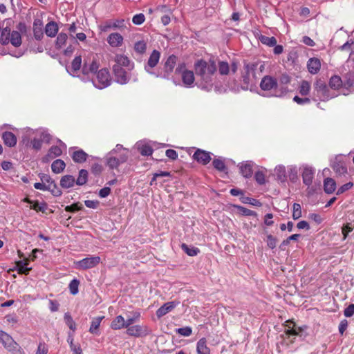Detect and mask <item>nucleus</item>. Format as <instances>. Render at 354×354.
<instances>
[{"label": "nucleus", "mask_w": 354, "mask_h": 354, "mask_svg": "<svg viewBox=\"0 0 354 354\" xmlns=\"http://www.w3.org/2000/svg\"><path fill=\"white\" fill-rule=\"evenodd\" d=\"M2 139L4 144L9 147L15 146L17 141L16 136L10 131L3 132L2 133Z\"/></svg>", "instance_id": "28"}, {"label": "nucleus", "mask_w": 354, "mask_h": 354, "mask_svg": "<svg viewBox=\"0 0 354 354\" xmlns=\"http://www.w3.org/2000/svg\"><path fill=\"white\" fill-rule=\"evenodd\" d=\"M331 167L335 171V172L339 175L342 176L345 174H347V168L345 166V164L344 162L338 160L336 159L333 164L331 165Z\"/></svg>", "instance_id": "33"}, {"label": "nucleus", "mask_w": 354, "mask_h": 354, "mask_svg": "<svg viewBox=\"0 0 354 354\" xmlns=\"http://www.w3.org/2000/svg\"><path fill=\"white\" fill-rule=\"evenodd\" d=\"M0 44L3 46L11 44L15 48L19 47L22 44V38L21 33L17 30H11L6 26H2L0 31Z\"/></svg>", "instance_id": "5"}, {"label": "nucleus", "mask_w": 354, "mask_h": 354, "mask_svg": "<svg viewBox=\"0 0 354 354\" xmlns=\"http://www.w3.org/2000/svg\"><path fill=\"white\" fill-rule=\"evenodd\" d=\"M181 249L190 257L196 256L200 252V250L198 248L194 246L190 247L185 243H182Z\"/></svg>", "instance_id": "47"}, {"label": "nucleus", "mask_w": 354, "mask_h": 354, "mask_svg": "<svg viewBox=\"0 0 354 354\" xmlns=\"http://www.w3.org/2000/svg\"><path fill=\"white\" fill-rule=\"evenodd\" d=\"M115 64L114 65H118L120 67H125L130 70H133L134 63L131 62L129 57L124 55L118 54L114 57Z\"/></svg>", "instance_id": "19"}, {"label": "nucleus", "mask_w": 354, "mask_h": 354, "mask_svg": "<svg viewBox=\"0 0 354 354\" xmlns=\"http://www.w3.org/2000/svg\"><path fill=\"white\" fill-rule=\"evenodd\" d=\"M260 88L263 91L267 92L266 94H263V96L275 97V93L277 90V79L271 75L264 76L260 82Z\"/></svg>", "instance_id": "6"}, {"label": "nucleus", "mask_w": 354, "mask_h": 354, "mask_svg": "<svg viewBox=\"0 0 354 354\" xmlns=\"http://www.w3.org/2000/svg\"><path fill=\"white\" fill-rule=\"evenodd\" d=\"M257 38L263 44L270 47H273L277 42L274 37H269L261 34L258 35Z\"/></svg>", "instance_id": "44"}, {"label": "nucleus", "mask_w": 354, "mask_h": 354, "mask_svg": "<svg viewBox=\"0 0 354 354\" xmlns=\"http://www.w3.org/2000/svg\"><path fill=\"white\" fill-rule=\"evenodd\" d=\"M138 149L141 155L145 156H151L153 153V149L148 144L138 143Z\"/></svg>", "instance_id": "48"}, {"label": "nucleus", "mask_w": 354, "mask_h": 354, "mask_svg": "<svg viewBox=\"0 0 354 354\" xmlns=\"http://www.w3.org/2000/svg\"><path fill=\"white\" fill-rule=\"evenodd\" d=\"M160 58V53L157 50H153L151 53L147 63L145 64V70L147 73L151 75H154L156 77H162L163 78H169V76L172 73L177 61V57L174 55L169 56L167 59L164 64V72L162 74L156 75L152 71V69L158 64Z\"/></svg>", "instance_id": "2"}, {"label": "nucleus", "mask_w": 354, "mask_h": 354, "mask_svg": "<svg viewBox=\"0 0 354 354\" xmlns=\"http://www.w3.org/2000/svg\"><path fill=\"white\" fill-rule=\"evenodd\" d=\"M96 77L92 79L93 86L98 89H103L111 84L112 78L106 68L98 70L95 73Z\"/></svg>", "instance_id": "7"}, {"label": "nucleus", "mask_w": 354, "mask_h": 354, "mask_svg": "<svg viewBox=\"0 0 354 354\" xmlns=\"http://www.w3.org/2000/svg\"><path fill=\"white\" fill-rule=\"evenodd\" d=\"M353 228H354V225H353L351 223H346L343 225L342 229V234H343V240H345L347 238L348 234L349 232H352Z\"/></svg>", "instance_id": "61"}, {"label": "nucleus", "mask_w": 354, "mask_h": 354, "mask_svg": "<svg viewBox=\"0 0 354 354\" xmlns=\"http://www.w3.org/2000/svg\"><path fill=\"white\" fill-rule=\"evenodd\" d=\"M88 172L87 170L82 169L79 171L78 176L75 180V184L79 186L85 185L88 181Z\"/></svg>", "instance_id": "43"}, {"label": "nucleus", "mask_w": 354, "mask_h": 354, "mask_svg": "<svg viewBox=\"0 0 354 354\" xmlns=\"http://www.w3.org/2000/svg\"><path fill=\"white\" fill-rule=\"evenodd\" d=\"M344 88L351 89V91L354 92V71L346 74L344 80Z\"/></svg>", "instance_id": "46"}, {"label": "nucleus", "mask_w": 354, "mask_h": 354, "mask_svg": "<svg viewBox=\"0 0 354 354\" xmlns=\"http://www.w3.org/2000/svg\"><path fill=\"white\" fill-rule=\"evenodd\" d=\"M68 36L66 33L60 32L55 41L56 48L60 49L66 42Z\"/></svg>", "instance_id": "52"}, {"label": "nucleus", "mask_w": 354, "mask_h": 354, "mask_svg": "<svg viewBox=\"0 0 354 354\" xmlns=\"http://www.w3.org/2000/svg\"><path fill=\"white\" fill-rule=\"evenodd\" d=\"M277 179L281 182H286L287 179L286 168L283 165H278L274 169Z\"/></svg>", "instance_id": "45"}, {"label": "nucleus", "mask_w": 354, "mask_h": 354, "mask_svg": "<svg viewBox=\"0 0 354 354\" xmlns=\"http://www.w3.org/2000/svg\"><path fill=\"white\" fill-rule=\"evenodd\" d=\"M140 317L141 315L139 311H133L131 313V317H127L126 324H127L128 326H130V325H133V323L138 322Z\"/></svg>", "instance_id": "53"}, {"label": "nucleus", "mask_w": 354, "mask_h": 354, "mask_svg": "<svg viewBox=\"0 0 354 354\" xmlns=\"http://www.w3.org/2000/svg\"><path fill=\"white\" fill-rule=\"evenodd\" d=\"M286 323V326L288 328L286 331V335L299 336L304 338L307 336V333H306V330L307 329L306 326L297 327L295 324L291 320H288Z\"/></svg>", "instance_id": "15"}, {"label": "nucleus", "mask_w": 354, "mask_h": 354, "mask_svg": "<svg viewBox=\"0 0 354 354\" xmlns=\"http://www.w3.org/2000/svg\"><path fill=\"white\" fill-rule=\"evenodd\" d=\"M134 50L136 53L140 55L144 54L147 50L146 42L143 40L136 42L134 45Z\"/></svg>", "instance_id": "54"}, {"label": "nucleus", "mask_w": 354, "mask_h": 354, "mask_svg": "<svg viewBox=\"0 0 354 354\" xmlns=\"http://www.w3.org/2000/svg\"><path fill=\"white\" fill-rule=\"evenodd\" d=\"M310 82L306 80H303L299 87V92L301 95L306 96L310 93Z\"/></svg>", "instance_id": "49"}, {"label": "nucleus", "mask_w": 354, "mask_h": 354, "mask_svg": "<svg viewBox=\"0 0 354 354\" xmlns=\"http://www.w3.org/2000/svg\"><path fill=\"white\" fill-rule=\"evenodd\" d=\"M107 41L112 47H119L122 44L123 37L120 33H111L108 37Z\"/></svg>", "instance_id": "30"}, {"label": "nucleus", "mask_w": 354, "mask_h": 354, "mask_svg": "<svg viewBox=\"0 0 354 354\" xmlns=\"http://www.w3.org/2000/svg\"><path fill=\"white\" fill-rule=\"evenodd\" d=\"M329 86L334 90H337L342 86L344 88V81L338 75H333L329 80Z\"/></svg>", "instance_id": "40"}, {"label": "nucleus", "mask_w": 354, "mask_h": 354, "mask_svg": "<svg viewBox=\"0 0 354 354\" xmlns=\"http://www.w3.org/2000/svg\"><path fill=\"white\" fill-rule=\"evenodd\" d=\"M29 260L26 259L24 261H19L17 262V269L19 274H28L29 272L32 269L28 268Z\"/></svg>", "instance_id": "38"}, {"label": "nucleus", "mask_w": 354, "mask_h": 354, "mask_svg": "<svg viewBox=\"0 0 354 354\" xmlns=\"http://www.w3.org/2000/svg\"><path fill=\"white\" fill-rule=\"evenodd\" d=\"M213 167L220 172L227 174L228 169L225 165L224 159L222 157L215 158L212 161Z\"/></svg>", "instance_id": "37"}, {"label": "nucleus", "mask_w": 354, "mask_h": 354, "mask_svg": "<svg viewBox=\"0 0 354 354\" xmlns=\"http://www.w3.org/2000/svg\"><path fill=\"white\" fill-rule=\"evenodd\" d=\"M128 151L122 145L118 144L115 148L106 156V164L111 169L117 168L127 160Z\"/></svg>", "instance_id": "3"}, {"label": "nucleus", "mask_w": 354, "mask_h": 354, "mask_svg": "<svg viewBox=\"0 0 354 354\" xmlns=\"http://www.w3.org/2000/svg\"><path fill=\"white\" fill-rule=\"evenodd\" d=\"M126 333L133 337H144L151 333V330L147 325H130L127 327Z\"/></svg>", "instance_id": "12"}, {"label": "nucleus", "mask_w": 354, "mask_h": 354, "mask_svg": "<svg viewBox=\"0 0 354 354\" xmlns=\"http://www.w3.org/2000/svg\"><path fill=\"white\" fill-rule=\"evenodd\" d=\"M40 179L42 183L46 185V187H49L50 188L49 192H50L54 196L57 197L62 194L61 189L57 187L55 180L49 175L43 174L40 176Z\"/></svg>", "instance_id": "16"}, {"label": "nucleus", "mask_w": 354, "mask_h": 354, "mask_svg": "<svg viewBox=\"0 0 354 354\" xmlns=\"http://www.w3.org/2000/svg\"><path fill=\"white\" fill-rule=\"evenodd\" d=\"M315 169L309 166H305L303 169L302 172V180L303 183L306 186L309 187L313 183V179L315 175Z\"/></svg>", "instance_id": "24"}, {"label": "nucleus", "mask_w": 354, "mask_h": 354, "mask_svg": "<svg viewBox=\"0 0 354 354\" xmlns=\"http://www.w3.org/2000/svg\"><path fill=\"white\" fill-rule=\"evenodd\" d=\"M101 259L98 256H91L82 260L75 261V268L78 270H88L95 268L100 263Z\"/></svg>", "instance_id": "13"}, {"label": "nucleus", "mask_w": 354, "mask_h": 354, "mask_svg": "<svg viewBox=\"0 0 354 354\" xmlns=\"http://www.w3.org/2000/svg\"><path fill=\"white\" fill-rule=\"evenodd\" d=\"M114 81L121 85H125L131 81L136 82L138 80V74L129 68H124L118 65L112 67Z\"/></svg>", "instance_id": "4"}, {"label": "nucleus", "mask_w": 354, "mask_h": 354, "mask_svg": "<svg viewBox=\"0 0 354 354\" xmlns=\"http://www.w3.org/2000/svg\"><path fill=\"white\" fill-rule=\"evenodd\" d=\"M62 149L60 147L53 145L48 151V153L44 156L41 160L42 162L47 163L51 160L60 156L62 154Z\"/></svg>", "instance_id": "20"}, {"label": "nucleus", "mask_w": 354, "mask_h": 354, "mask_svg": "<svg viewBox=\"0 0 354 354\" xmlns=\"http://www.w3.org/2000/svg\"><path fill=\"white\" fill-rule=\"evenodd\" d=\"M43 21L39 18H36L34 19L32 24V30L34 38L36 40H41L44 37L43 32Z\"/></svg>", "instance_id": "23"}, {"label": "nucleus", "mask_w": 354, "mask_h": 354, "mask_svg": "<svg viewBox=\"0 0 354 354\" xmlns=\"http://www.w3.org/2000/svg\"><path fill=\"white\" fill-rule=\"evenodd\" d=\"M67 342H68V343L70 345V348H71V351L75 354H83L82 353V350L80 346V345H75L73 343V337L72 335H68V339H67Z\"/></svg>", "instance_id": "51"}, {"label": "nucleus", "mask_w": 354, "mask_h": 354, "mask_svg": "<svg viewBox=\"0 0 354 354\" xmlns=\"http://www.w3.org/2000/svg\"><path fill=\"white\" fill-rule=\"evenodd\" d=\"M79 285L80 281L77 280V279H74L72 281H71L68 286L71 294H72L73 295H75L76 294L78 293Z\"/></svg>", "instance_id": "56"}, {"label": "nucleus", "mask_w": 354, "mask_h": 354, "mask_svg": "<svg viewBox=\"0 0 354 354\" xmlns=\"http://www.w3.org/2000/svg\"><path fill=\"white\" fill-rule=\"evenodd\" d=\"M104 316L102 317H96L93 319L91 326L89 328V332L92 334L98 335L99 334V327L100 326L102 320L104 319Z\"/></svg>", "instance_id": "42"}, {"label": "nucleus", "mask_w": 354, "mask_h": 354, "mask_svg": "<svg viewBox=\"0 0 354 354\" xmlns=\"http://www.w3.org/2000/svg\"><path fill=\"white\" fill-rule=\"evenodd\" d=\"M197 354H210V349L207 346V339L205 337L201 338L196 344Z\"/></svg>", "instance_id": "34"}, {"label": "nucleus", "mask_w": 354, "mask_h": 354, "mask_svg": "<svg viewBox=\"0 0 354 354\" xmlns=\"http://www.w3.org/2000/svg\"><path fill=\"white\" fill-rule=\"evenodd\" d=\"M217 68H218V72L221 75H226L230 72V65L227 62H218Z\"/></svg>", "instance_id": "50"}, {"label": "nucleus", "mask_w": 354, "mask_h": 354, "mask_svg": "<svg viewBox=\"0 0 354 354\" xmlns=\"http://www.w3.org/2000/svg\"><path fill=\"white\" fill-rule=\"evenodd\" d=\"M194 68L196 76V86L201 90L210 91L217 70L216 62L212 59L208 61L201 59L194 63Z\"/></svg>", "instance_id": "1"}, {"label": "nucleus", "mask_w": 354, "mask_h": 354, "mask_svg": "<svg viewBox=\"0 0 354 354\" xmlns=\"http://www.w3.org/2000/svg\"><path fill=\"white\" fill-rule=\"evenodd\" d=\"M66 167V163L61 159H56L51 165L52 171L55 174L62 173Z\"/></svg>", "instance_id": "41"}, {"label": "nucleus", "mask_w": 354, "mask_h": 354, "mask_svg": "<svg viewBox=\"0 0 354 354\" xmlns=\"http://www.w3.org/2000/svg\"><path fill=\"white\" fill-rule=\"evenodd\" d=\"M176 73H181L182 82L185 87L192 88L196 86V74L192 71L187 70L185 64L178 65Z\"/></svg>", "instance_id": "9"}, {"label": "nucleus", "mask_w": 354, "mask_h": 354, "mask_svg": "<svg viewBox=\"0 0 354 354\" xmlns=\"http://www.w3.org/2000/svg\"><path fill=\"white\" fill-rule=\"evenodd\" d=\"M64 321L66 324L68 326V328L73 330V332L76 330V324L73 321L71 314L69 313H66L64 314Z\"/></svg>", "instance_id": "55"}, {"label": "nucleus", "mask_w": 354, "mask_h": 354, "mask_svg": "<svg viewBox=\"0 0 354 354\" xmlns=\"http://www.w3.org/2000/svg\"><path fill=\"white\" fill-rule=\"evenodd\" d=\"M212 153L198 149L193 155V158L198 162V163L206 165H207L212 160L211 157Z\"/></svg>", "instance_id": "17"}, {"label": "nucleus", "mask_w": 354, "mask_h": 354, "mask_svg": "<svg viewBox=\"0 0 354 354\" xmlns=\"http://www.w3.org/2000/svg\"><path fill=\"white\" fill-rule=\"evenodd\" d=\"M301 217V207L300 204L295 203L292 207V218L299 219Z\"/></svg>", "instance_id": "57"}, {"label": "nucleus", "mask_w": 354, "mask_h": 354, "mask_svg": "<svg viewBox=\"0 0 354 354\" xmlns=\"http://www.w3.org/2000/svg\"><path fill=\"white\" fill-rule=\"evenodd\" d=\"M99 66V63L95 59H93L91 62L85 61L82 67V73L86 75H88L90 73L95 74Z\"/></svg>", "instance_id": "25"}, {"label": "nucleus", "mask_w": 354, "mask_h": 354, "mask_svg": "<svg viewBox=\"0 0 354 354\" xmlns=\"http://www.w3.org/2000/svg\"><path fill=\"white\" fill-rule=\"evenodd\" d=\"M307 68L310 74L318 73L321 68V61L317 57H312L308 60Z\"/></svg>", "instance_id": "27"}, {"label": "nucleus", "mask_w": 354, "mask_h": 354, "mask_svg": "<svg viewBox=\"0 0 354 354\" xmlns=\"http://www.w3.org/2000/svg\"><path fill=\"white\" fill-rule=\"evenodd\" d=\"M124 19H116L114 21H107L104 24L100 25L99 28L102 32H107L111 28H120L124 26Z\"/></svg>", "instance_id": "22"}, {"label": "nucleus", "mask_w": 354, "mask_h": 354, "mask_svg": "<svg viewBox=\"0 0 354 354\" xmlns=\"http://www.w3.org/2000/svg\"><path fill=\"white\" fill-rule=\"evenodd\" d=\"M344 315L346 317H351L354 315V304H349L344 311Z\"/></svg>", "instance_id": "64"}, {"label": "nucleus", "mask_w": 354, "mask_h": 354, "mask_svg": "<svg viewBox=\"0 0 354 354\" xmlns=\"http://www.w3.org/2000/svg\"><path fill=\"white\" fill-rule=\"evenodd\" d=\"M59 30L58 26L55 21L48 22L45 27V33L48 37H54Z\"/></svg>", "instance_id": "36"}, {"label": "nucleus", "mask_w": 354, "mask_h": 354, "mask_svg": "<svg viewBox=\"0 0 354 354\" xmlns=\"http://www.w3.org/2000/svg\"><path fill=\"white\" fill-rule=\"evenodd\" d=\"M25 201L31 204V209L37 212H41L42 213H44L48 209V205L45 202L39 203L38 201H31L28 198H26Z\"/></svg>", "instance_id": "32"}, {"label": "nucleus", "mask_w": 354, "mask_h": 354, "mask_svg": "<svg viewBox=\"0 0 354 354\" xmlns=\"http://www.w3.org/2000/svg\"><path fill=\"white\" fill-rule=\"evenodd\" d=\"M313 94L322 101H326L335 97L330 94L328 86L322 79H317L314 83Z\"/></svg>", "instance_id": "8"}, {"label": "nucleus", "mask_w": 354, "mask_h": 354, "mask_svg": "<svg viewBox=\"0 0 354 354\" xmlns=\"http://www.w3.org/2000/svg\"><path fill=\"white\" fill-rule=\"evenodd\" d=\"M252 161H245L239 165L241 174L245 178H250L253 174L252 167L254 166Z\"/></svg>", "instance_id": "21"}, {"label": "nucleus", "mask_w": 354, "mask_h": 354, "mask_svg": "<svg viewBox=\"0 0 354 354\" xmlns=\"http://www.w3.org/2000/svg\"><path fill=\"white\" fill-rule=\"evenodd\" d=\"M265 64L263 62L255 61V62H243V70L252 75L254 80H257V77L256 71H259V73H262L264 71Z\"/></svg>", "instance_id": "14"}, {"label": "nucleus", "mask_w": 354, "mask_h": 354, "mask_svg": "<svg viewBox=\"0 0 354 354\" xmlns=\"http://www.w3.org/2000/svg\"><path fill=\"white\" fill-rule=\"evenodd\" d=\"M75 184V177L72 175H64L60 179V186L64 189H69Z\"/></svg>", "instance_id": "31"}, {"label": "nucleus", "mask_w": 354, "mask_h": 354, "mask_svg": "<svg viewBox=\"0 0 354 354\" xmlns=\"http://www.w3.org/2000/svg\"><path fill=\"white\" fill-rule=\"evenodd\" d=\"M176 332L183 337H189L192 333V329L189 326H185L177 328Z\"/></svg>", "instance_id": "58"}, {"label": "nucleus", "mask_w": 354, "mask_h": 354, "mask_svg": "<svg viewBox=\"0 0 354 354\" xmlns=\"http://www.w3.org/2000/svg\"><path fill=\"white\" fill-rule=\"evenodd\" d=\"M48 348L44 342H39L35 354H47Z\"/></svg>", "instance_id": "63"}, {"label": "nucleus", "mask_w": 354, "mask_h": 354, "mask_svg": "<svg viewBox=\"0 0 354 354\" xmlns=\"http://www.w3.org/2000/svg\"><path fill=\"white\" fill-rule=\"evenodd\" d=\"M256 80H254L251 74H249L244 70L241 74V88L243 90L249 89L253 84H255Z\"/></svg>", "instance_id": "26"}, {"label": "nucleus", "mask_w": 354, "mask_h": 354, "mask_svg": "<svg viewBox=\"0 0 354 354\" xmlns=\"http://www.w3.org/2000/svg\"><path fill=\"white\" fill-rule=\"evenodd\" d=\"M254 179L259 185L266 183L265 174L262 171H258L254 174Z\"/></svg>", "instance_id": "60"}, {"label": "nucleus", "mask_w": 354, "mask_h": 354, "mask_svg": "<svg viewBox=\"0 0 354 354\" xmlns=\"http://www.w3.org/2000/svg\"><path fill=\"white\" fill-rule=\"evenodd\" d=\"M110 326L113 330H120L122 328H127L128 326L124 317L118 315L113 319Z\"/></svg>", "instance_id": "29"}, {"label": "nucleus", "mask_w": 354, "mask_h": 354, "mask_svg": "<svg viewBox=\"0 0 354 354\" xmlns=\"http://www.w3.org/2000/svg\"><path fill=\"white\" fill-rule=\"evenodd\" d=\"M82 65V57L81 56H76L71 63V68L74 72L79 71Z\"/></svg>", "instance_id": "59"}, {"label": "nucleus", "mask_w": 354, "mask_h": 354, "mask_svg": "<svg viewBox=\"0 0 354 354\" xmlns=\"http://www.w3.org/2000/svg\"><path fill=\"white\" fill-rule=\"evenodd\" d=\"M88 155L82 149H78L73 152L71 154V158L76 163H83L84 162Z\"/></svg>", "instance_id": "35"}, {"label": "nucleus", "mask_w": 354, "mask_h": 354, "mask_svg": "<svg viewBox=\"0 0 354 354\" xmlns=\"http://www.w3.org/2000/svg\"><path fill=\"white\" fill-rule=\"evenodd\" d=\"M179 304L180 301H171L164 304L156 310V316L158 318L165 316L168 313L172 311Z\"/></svg>", "instance_id": "18"}, {"label": "nucleus", "mask_w": 354, "mask_h": 354, "mask_svg": "<svg viewBox=\"0 0 354 354\" xmlns=\"http://www.w3.org/2000/svg\"><path fill=\"white\" fill-rule=\"evenodd\" d=\"M291 82V77L287 73H282L277 79V90L275 97H283L288 93V84Z\"/></svg>", "instance_id": "11"}, {"label": "nucleus", "mask_w": 354, "mask_h": 354, "mask_svg": "<svg viewBox=\"0 0 354 354\" xmlns=\"http://www.w3.org/2000/svg\"><path fill=\"white\" fill-rule=\"evenodd\" d=\"M145 17L142 13L136 14L132 19V21L135 25H141L145 22Z\"/></svg>", "instance_id": "62"}, {"label": "nucleus", "mask_w": 354, "mask_h": 354, "mask_svg": "<svg viewBox=\"0 0 354 354\" xmlns=\"http://www.w3.org/2000/svg\"><path fill=\"white\" fill-rule=\"evenodd\" d=\"M0 342L3 344L8 351L13 354H21V352L19 344L14 341L11 336L1 330H0Z\"/></svg>", "instance_id": "10"}, {"label": "nucleus", "mask_w": 354, "mask_h": 354, "mask_svg": "<svg viewBox=\"0 0 354 354\" xmlns=\"http://www.w3.org/2000/svg\"><path fill=\"white\" fill-rule=\"evenodd\" d=\"M336 189V183L331 178H326L324 180V190L326 194H332Z\"/></svg>", "instance_id": "39"}]
</instances>
